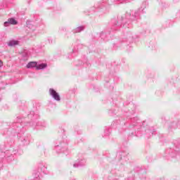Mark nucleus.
Wrapping results in <instances>:
<instances>
[{
	"label": "nucleus",
	"instance_id": "3",
	"mask_svg": "<svg viewBox=\"0 0 180 180\" xmlns=\"http://www.w3.org/2000/svg\"><path fill=\"white\" fill-rule=\"evenodd\" d=\"M34 67H37V62H30L27 65V68H34Z\"/></svg>",
	"mask_w": 180,
	"mask_h": 180
},
{
	"label": "nucleus",
	"instance_id": "6",
	"mask_svg": "<svg viewBox=\"0 0 180 180\" xmlns=\"http://www.w3.org/2000/svg\"><path fill=\"white\" fill-rule=\"evenodd\" d=\"M84 30V27H79L76 29V32L79 33V32H82Z\"/></svg>",
	"mask_w": 180,
	"mask_h": 180
},
{
	"label": "nucleus",
	"instance_id": "1",
	"mask_svg": "<svg viewBox=\"0 0 180 180\" xmlns=\"http://www.w3.org/2000/svg\"><path fill=\"white\" fill-rule=\"evenodd\" d=\"M49 94H50V95L52 96V97L53 98V99H55V101L60 100V95L58 94V93H57V91H56V90H54L53 89H50Z\"/></svg>",
	"mask_w": 180,
	"mask_h": 180
},
{
	"label": "nucleus",
	"instance_id": "7",
	"mask_svg": "<svg viewBox=\"0 0 180 180\" xmlns=\"http://www.w3.org/2000/svg\"><path fill=\"white\" fill-rule=\"evenodd\" d=\"M2 65H4V63L2 62V60H0V67H2Z\"/></svg>",
	"mask_w": 180,
	"mask_h": 180
},
{
	"label": "nucleus",
	"instance_id": "4",
	"mask_svg": "<svg viewBox=\"0 0 180 180\" xmlns=\"http://www.w3.org/2000/svg\"><path fill=\"white\" fill-rule=\"evenodd\" d=\"M8 44L10 47H12L13 46H18V44H19V41L11 40L8 43Z\"/></svg>",
	"mask_w": 180,
	"mask_h": 180
},
{
	"label": "nucleus",
	"instance_id": "8",
	"mask_svg": "<svg viewBox=\"0 0 180 180\" xmlns=\"http://www.w3.org/2000/svg\"><path fill=\"white\" fill-rule=\"evenodd\" d=\"M74 167H75V165H74Z\"/></svg>",
	"mask_w": 180,
	"mask_h": 180
},
{
	"label": "nucleus",
	"instance_id": "5",
	"mask_svg": "<svg viewBox=\"0 0 180 180\" xmlns=\"http://www.w3.org/2000/svg\"><path fill=\"white\" fill-rule=\"evenodd\" d=\"M47 67V64L46 63H41L39 65H37V70H43Z\"/></svg>",
	"mask_w": 180,
	"mask_h": 180
},
{
	"label": "nucleus",
	"instance_id": "2",
	"mask_svg": "<svg viewBox=\"0 0 180 180\" xmlns=\"http://www.w3.org/2000/svg\"><path fill=\"white\" fill-rule=\"evenodd\" d=\"M17 24H18V22L15 21V19L10 18V19H8V21L4 22V26L6 27L9 26V25H17Z\"/></svg>",
	"mask_w": 180,
	"mask_h": 180
}]
</instances>
